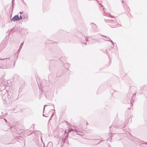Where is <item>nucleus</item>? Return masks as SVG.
Returning a JSON list of instances; mask_svg holds the SVG:
<instances>
[{"label": "nucleus", "instance_id": "nucleus-1", "mask_svg": "<svg viewBox=\"0 0 147 147\" xmlns=\"http://www.w3.org/2000/svg\"><path fill=\"white\" fill-rule=\"evenodd\" d=\"M20 20L18 16L17 15L15 16L12 19V20L13 21H18Z\"/></svg>", "mask_w": 147, "mask_h": 147}, {"label": "nucleus", "instance_id": "nucleus-2", "mask_svg": "<svg viewBox=\"0 0 147 147\" xmlns=\"http://www.w3.org/2000/svg\"><path fill=\"white\" fill-rule=\"evenodd\" d=\"M20 19H22V16H20Z\"/></svg>", "mask_w": 147, "mask_h": 147}]
</instances>
